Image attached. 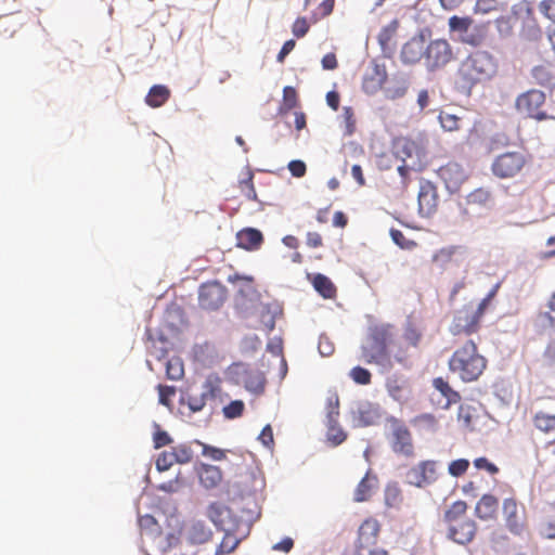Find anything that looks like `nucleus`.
I'll return each mask as SVG.
<instances>
[{"label": "nucleus", "instance_id": "2", "mask_svg": "<svg viewBox=\"0 0 555 555\" xmlns=\"http://www.w3.org/2000/svg\"><path fill=\"white\" fill-rule=\"evenodd\" d=\"M496 69V62L490 53L476 51L462 62L457 72L459 81L463 88L470 90L494 77Z\"/></svg>", "mask_w": 555, "mask_h": 555}, {"label": "nucleus", "instance_id": "62", "mask_svg": "<svg viewBox=\"0 0 555 555\" xmlns=\"http://www.w3.org/2000/svg\"><path fill=\"white\" fill-rule=\"evenodd\" d=\"M474 465L477 469H485L491 475H495L499 473L498 466L491 463L487 457L476 459L474 461Z\"/></svg>", "mask_w": 555, "mask_h": 555}, {"label": "nucleus", "instance_id": "57", "mask_svg": "<svg viewBox=\"0 0 555 555\" xmlns=\"http://www.w3.org/2000/svg\"><path fill=\"white\" fill-rule=\"evenodd\" d=\"M457 421L466 428L472 426L473 414L472 408L469 405H460L457 412Z\"/></svg>", "mask_w": 555, "mask_h": 555}, {"label": "nucleus", "instance_id": "17", "mask_svg": "<svg viewBox=\"0 0 555 555\" xmlns=\"http://www.w3.org/2000/svg\"><path fill=\"white\" fill-rule=\"evenodd\" d=\"M425 54V40L423 37H413L401 49V60L405 64L417 63Z\"/></svg>", "mask_w": 555, "mask_h": 555}, {"label": "nucleus", "instance_id": "25", "mask_svg": "<svg viewBox=\"0 0 555 555\" xmlns=\"http://www.w3.org/2000/svg\"><path fill=\"white\" fill-rule=\"evenodd\" d=\"M433 386L446 398L444 409H449L452 404L461 401L460 392L454 390L443 377L434 378Z\"/></svg>", "mask_w": 555, "mask_h": 555}, {"label": "nucleus", "instance_id": "20", "mask_svg": "<svg viewBox=\"0 0 555 555\" xmlns=\"http://www.w3.org/2000/svg\"><path fill=\"white\" fill-rule=\"evenodd\" d=\"M222 383V378L218 374H209L203 384L204 398H207V400L222 402L223 398L227 396L223 392Z\"/></svg>", "mask_w": 555, "mask_h": 555}, {"label": "nucleus", "instance_id": "48", "mask_svg": "<svg viewBox=\"0 0 555 555\" xmlns=\"http://www.w3.org/2000/svg\"><path fill=\"white\" fill-rule=\"evenodd\" d=\"M469 461L466 459H457L452 462H450L448 466V473L452 477H461L463 476L467 469L469 468Z\"/></svg>", "mask_w": 555, "mask_h": 555}, {"label": "nucleus", "instance_id": "32", "mask_svg": "<svg viewBox=\"0 0 555 555\" xmlns=\"http://www.w3.org/2000/svg\"><path fill=\"white\" fill-rule=\"evenodd\" d=\"M531 76L538 85L548 87L555 83V76L547 65H537L531 70Z\"/></svg>", "mask_w": 555, "mask_h": 555}, {"label": "nucleus", "instance_id": "59", "mask_svg": "<svg viewBox=\"0 0 555 555\" xmlns=\"http://www.w3.org/2000/svg\"><path fill=\"white\" fill-rule=\"evenodd\" d=\"M540 12L555 23V0H543L539 4Z\"/></svg>", "mask_w": 555, "mask_h": 555}, {"label": "nucleus", "instance_id": "37", "mask_svg": "<svg viewBox=\"0 0 555 555\" xmlns=\"http://www.w3.org/2000/svg\"><path fill=\"white\" fill-rule=\"evenodd\" d=\"M460 246L455 245L440 248L433 255V262L439 264L440 267L447 266L448 263L453 261V258L460 250Z\"/></svg>", "mask_w": 555, "mask_h": 555}, {"label": "nucleus", "instance_id": "53", "mask_svg": "<svg viewBox=\"0 0 555 555\" xmlns=\"http://www.w3.org/2000/svg\"><path fill=\"white\" fill-rule=\"evenodd\" d=\"M386 388L390 397H392L395 400H401L402 399V391L403 386L399 382L398 378L391 377L388 378L386 382Z\"/></svg>", "mask_w": 555, "mask_h": 555}, {"label": "nucleus", "instance_id": "15", "mask_svg": "<svg viewBox=\"0 0 555 555\" xmlns=\"http://www.w3.org/2000/svg\"><path fill=\"white\" fill-rule=\"evenodd\" d=\"M476 530V522L466 518L448 526V537L459 544H466L474 539Z\"/></svg>", "mask_w": 555, "mask_h": 555}, {"label": "nucleus", "instance_id": "1", "mask_svg": "<svg viewBox=\"0 0 555 555\" xmlns=\"http://www.w3.org/2000/svg\"><path fill=\"white\" fill-rule=\"evenodd\" d=\"M448 366L462 382L472 383L482 375L487 367V359L479 353L475 341L467 340L454 350Z\"/></svg>", "mask_w": 555, "mask_h": 555}, {"label": "nucleus", "instance_id": "42", "mask_svg": "<svg viewBox=\"0 0 555 555\" xmlns=\"http://www.w3.org/2000/svg\"><path fill=\"white\" fill-rule=\"evenodd\" d=\"M339 417V397L332 392L326 400V421L335 423Z\"/></svg>", "mask_w": 555, "mask_h": 555}, {"label": "nucleus", "instance_id": "40", "mask_svg": "<svg viewBox=\"0 0 555 555\" xmlns=\"http://www.w3.org/2000/svg\"><path fill=\"white\" fill-rule=\"evenodd\" d=\"M473 24V20L468 16L460 17L452 16L449 18V27L451 31H455L459 34V37L466 34Z\"/></svg>", "mask_w": 555, "mask_h": 555}, {"label": "nucleus", "instance_id": "14", "mask_svg": "<svg viewBox=\"0 0 555 555\" xmlns=\"http://www.w3.org/2000/svg\"><path fill=\"white\" fill-rule=\"evenodd\" d=\"M214 537L210 527L203 520H193L184 529V539L191 545L209 542Z\"/></svg>", "mask_w": 555, "mask_h": 555}, {"label": "nucleus", "instance_id": "35", "mask_svg": "<svg viewBox=\"0 0 555 555\" xmlns=\"http://www.w3.org/2000/svg\"><path fill=\"white\" fill-rule=\"evenodd\" d=\"M299 105L297 91L294 87L286 86L283 89V101L279 108L280 114H286Z\"/></svg>", "mask_w": 555, "mask_h": 555}, {"label": "nucleus", "instance_id": "18", "mask_svg": "<svg viewBox=\"0 0 555 555\" xmlns=\"http://www.w3.org/2000/svg\"><path fill=\"white\" fill-rule=\"evenodd\" d=\"M263 243L262 233L254 228H245L236 234V245L245 250H257Z\"/></svg>", "mask_w": 555, "mask_h": 555}, {"label": "nucleus", "instance_id": "33", "mask_svg": "<svg viewBox=\"0 0 555 555\" xmlns=\"http://www.w3.org/2000/svg\"><path fill=\"white\" fill-rule=\"evenodd\" d=\"M326 439L333 447L341 444L347 439V433L339 426L338 420L335 423L326 421Z\"/></svg>", "mask_w": 555, "mask_h": 555}, {"label": "nucleus", "instance_id": "12", "mask_svg": "<svg viewBox=\"0 0 555 555\" xmlns=\"http://www.w3.org/2000/svg\"><path fill=\"white\" fill-rule=\"evenodd\" d=\"M438 177L444 183L450 193H456L468 179V175L462 165L449 162L437 171Z\"/></svg>", "mask_w": 555, "mask_h": 555}, {"label": "nucleus", "instance_id": "36", "mask_svg": "<svg viewBox=\"0 0 555 555\" xmlns=\"http://www.w3.org/2000/svg\"><path fill=\"white\" fill-rule=\"evenodd\" d=\"M379 417L378 409L370 403L358 409V418L364 426L374 425Z\"/></svg>", "mask_w": 555, "mask_h": 555}, {"label": "nucleus", "instance_id": "3", "mask_svg": "<svg viewBox=\"0 0 555 555\" xmlns=\"http://www.w3.org/2000/svg\"><path fill=\"white\" fill-rule=\"evenodd\" d=\"M393 326L382 324L372 327L371 344L362 347V360L367 364H376L390 370L393 366L389 346L392 344Z\"/></svg>", "mask_w": 555, "mask_h": 555}, {"label": "nucleus", "instance_id": "50", "mask_svg": "<svg viewBox=\"0 0 555 555\" xmlns=\"http://www.w3.org/2000/svg\"><path fill=\"white\" fill-rule=\"evenodd\" d=\"M177 464L172 450L163 451L156 459V468L159 472L168 470L172 465Z\"/></svg>", "mask_w": 555, "mask_h": 555}, {"label": "nucleus", "instance_id": "58", "mask_svg": "<svg viewBox=\"0 0 555 555\" xmlns=\"http://www.w3.org/2000/svg\"><path fill=\"white\" fill-rule=\"evenodd\" d=\"M17 23L12 16H3L0 18V34L9 33V37H12L16 30Z\"/></svg>", "mask_w": 555, "mask_h": 555}, {"label": "nucleus", "instance_id": "13", "mask_svg": "<svg viewBox=\"0 0 555 555\" xmlns=\"http://www.w3.org/2000/svg\"><path fill=\"white\" fill-rule=\"evenodd\" d=\"M439 205V195L436 185L430 181L421 183L418 191V210L423 217L433 216Z\"/></svg>", "mask_w": 555, "mask_h": 555}, {"label": "nucleus", "instance_id": "60", "mask_svg": "<svg viewBox=\"0 0 555 555\" xmlns=\"http://www.w3.org/2000/svg\"><path fill=\"white\" fill-rule=\"evenodd\" d=\"M397 155L401 157L404 162L405 157H410L412 154V150L414 149V143L409 140H400L397 144Z\"/></svg>", "mask_w": 555, "mask_h": 555}, {"label": "nucleus", "instance_id": "41", "mask_svg": "<svg viewBox=\"0 0 555 555\" xmlns=\"http://www.w3.org/2000/svg\"><path fill=\"white\" fill-rule=\"evenodd\" d=\"M422 340V332L414 325L409 324L403 332V343L408 347L418 348Z\"/></svg>", "mask_w": 555, "mask_h": 555}, {"label": "nucleus", "instance_id": "34", "mask_svg": "<svg viewBox=\"0 0 555 555\" xmlns=\"http://www.w3.org/2000/svg\"><path fill=\"white\" fill-rule=\"evenodd\" d=\"M230 509L227 506L218 502H214L207 507L206 515L215 524V526L224 529V516L228 515Z\"/></svg>", "mask_w": 555, "mask_h": 555}, {"label": "nucleus", "instance_id": "23", "mask_svg": "<svg viewBox=\"0 0 555 555\" xmlns=\"http://www.w3.org/2000/svg\"><path fill=\"white\" fill-rule=\"evenodd\" d=\"M498 499L492 494H483L476 504V515L482 520L494 518L498 511Z\"/></svg>", "mask_w": 555, "mask_h": 555}, {"label": "nucleus", "instance_id": "6", "mask_svg": "<svg viewBox=\"0 0 555 555\" xmlns=\"http://www.w3.org/2000/svg\"><path fill=\"white\" fill-rule=\"evenodd\" d=\"M502 516L506 529L516 537H521L527 530L526 508L515 498H506L502 504Z\"/></svg>", "mask_w": 555, "mask_h": 555}, {"label": "nucleus", "instance_id": "61", "mask_svg": "<svg viewBox=\"0 0 555 555\" xmlns=\"http://www.w3.org/2000/svg\"><path fill=\"white\" fill-rule=\"evenodd\" d=\"M309 30V24L305 17H298L292 27L295 37L302 38Z\"/></svg>", "mask_w": 555, "mask_h": 555}, {"label": "nucleus", "instance_id": "46", "mask_svg": "<svg viewBox=\"0 0 555 555\" xmlns=\"http://www.w3.org/2000/svg\"><path fill=\"white\" fill-rule=\"evenodd\" d=\"M398 21L393 20L380 30V33L378 34V42L380 43L382 47H386L389 44L398 29Z\"/></svg>", "mask_w": 555, "mask_h": 555}, {"label": "nucleus", "instance_id": "26", "mask_svg": "<svg viewBox=\"0 0 555 555\" xmlns=\"http://www.w3.org/2000/svg\"><path fill=\"white\" fill-rule=\"evenodd\" d=\"M170 98V90L164 85L153 86L145 96V103L151 107L163 106Z\"/></svg>", "mask_w": 555, "mask_h": 555}, {"label": "nucleus", "instance_id": "28", "mask_svg": "<svg viewBox=\"0 0 555 555\" xmlns=\"http://www.w3.org/2000/svg\"><path fill=\"white\" fill-rule=\"evenodd\" d=\"M387 79V73L384 67L375 65L373 74L364 79V90L375 92L379 90Z\"/></svg>", "mask_w": 555, "mask_h": 555}, {"label": "nucleus", "instance_id": "39", "mask_svg": "<svg viewBox=\"0 0 555 555\" xmlns=\"http://www.w3.org/2000/svg\"><path fill=\"white\" fill-rule=\"evenodd\" d=\"M184 375V366L181 359L173 357L166 363V376L171 380H179Z\"/></svg>", "mask_w": 555, "mask_h": 555}, {"label": "nucleus", "instance_id": "38", "mask_svg": "<svg viewBox=\"0 0 555 555\" xmlns=\"http://www.w3.org/2000/svg\"><path fill=\"white\" fill-rule=\"evenodd\" d=\"M389 351L391 356V360L393 359L396 362L405 365L410 358L409 347L403 341L395 343L389 346Z\"/></svg>", "mask_w": 555, "mask_h": 555}, {"label": "nucleus", "instance_id": "56", "mask_svg": "<svg viewBox=\"0 0 555 555\" xmlns=\"http://www.w3.org/2000/svg\"><path fill=\"white\" fill-rule=\"evenodd\" d=\"M158 397L159 403L168 406L170 404V399L176 393V388L173 386L158 385Z\"/></svg>", "mask_w": 555, "mask_h": 555}, {"label": "nucleus", "instance_id": "21", "mask_svg": "<svg viewBox=\"0 0 555 555\" xmlns=\"http://www.w3.org/2000/svg\"><path fill=\"white\" fill-rule=\"evenodd\" d=\"M465 202L474 208L489 209L493 205V195L489 189L478 188L467 194Z\"/></svg>", "mask_w": 555, "mask_h": 555}, {"label": "nucleus", "instance_id": "63", "mask_svg": "<svg viewBox=\"0 0 555 555\" xmlns=\"http://www.w3.org/2000/svg\"><path fill=\"white\" fill-rule=\"evenodd\" d=\"M288 170L293 177L301 178L306 175L307 167L302 160L296 159L288 163Z\"/></svg>", "mask_w": 555, "mask_h": 555}, {"label": "nucleus", "instance_id": "52", "mask_svg": "<svg viewBox=\"0 0 555 555\" xmlns=\"http://www.w3.org/2000/svg\"><path fill=\"white\" fill-rule=\"evenodd\" d=\"M413 423L424 429L435 430L438 426V422L433 414L425 413L416 416Z\"/></svg>", "mask_w": 555, "mask_h": 555}, {"label": "nucleus", "instance_id": "30", "mask_svg": "<svg viewBox=\"0 0 555 555\" xmlns=\"http://www.w3.org/2000/svg\"><path fill=\"white\" fill-rule=\"evenodd\" d=\"M467 512V504L466 502L459 500L455 501L450 508L444 514V520L447 521L448 526L460 521L462 519L468 518L466 515Z\"/></svg>", "mask_w": 555, "mask_h": 555}, {"label": "nucleus", "instance_id": "54", "mask_svg": "<svg viewBox=\"0 0 555 555\" xmlns=\"http://www.w3.org/2000/svg\"><path fill=\"white\" fill-rule=\"evenodd\" d=\"M498 288H499V284H496L490 292L489 294L478 304L477 308H474V313L476 314V317H478V319L481 321L485 312H486V309L488 308L490 301L493 299V297L495 296L496 292H498Z\"/></svg>", "mask_w": 555, "mask_h": 555}, {"label": "nucleus", "instance_id": "4", "mask_svg": "<svg viewBox=\"0 0 555 555\" xmlns=\"http://www.w3.org/2000/svg\"><path fill=\"white\" fill-rule=\"evenodd\" d=\"M529 162L522 151H508L498 155L491 164L492 173L500 179H512L518 176Z\"/></svg>", "mask_w": 555, "mask_h": 555}, {"label": "nucleus", "instance_id": "9", "mask_svg": "<svg viewBox=\"0 0 555 555\" xmlns=\"http://www.w3.org/2000/svg\"><path fill=\"white\" fill-rule=\"evenodd\" d=\"M406 482L417 488H425L438 479V462L421 461L405 473Z\"/></svg>", "mask_w": 555, "mask_h": 555}, {"label": "nucleus", "instance_id": "11", "mask_svg": "<svg viewBox=\"0 0 555 555\" xmlns=\"http://www.w3.org/2000/svg\"><path fill=\"white\" fill-rule=\"evenodd\" d=\"M452 56V49L444 39L430 41L424 54L426 65L431 70L447 65Z\"/></svg>", "mask_w": 555, "mask_h": 555}, {"label": "nucleus", "instance_id": "55", "mask_svg": "<svg viewBox=\"0 0 555 555\" xmlns=\"http://www.w3.org/2000/svg\"><path fill=\"white\" fill-rule=\"evenodd\" d=\"M343 117L346 125V134L351 135L356 130V118L352 107L345 106L343 108Z\"/></svg>", "mask_w": 555, "mask_h": 555}, {"label": "nucleus", "instance_id": "19", "mask_svg": "<svg viewBox=\"0 0 555 555\" xmlns=\"http://www.w3.org/2000/svg\"><path fill=\"white\" fill-rule=\"evenodd\" d=\"M201 485L206 489L217 488L222 481V472L218 466L202 464L197 469Z\"/></svg>", "mask_w": 555, "mask_h": 555}, {"label": "nucleus", "instance_id": "22", "mask_svg": "<svg viewBox=\"0 0 555 555\" xmlns=\"http://www.w3.org/2000/svg\"><path fill=\"white\" fill-rule=\"evenodd\" d=\"M532 424L538 431L555 440V414L538 411L532 416Z\"/></svg>", "mask_w": 555, "mask_h": 555}, {"label": "nucleus", "instance_id": "29", "mask_svg": "<svg viewBox=\"0 0 555 555\" xmlns=\"http://www.w3.org/2000/svg\"><path fill=\"white\" fill-rule=\"evenodd\" d=\"M245 388L254 393H262L266 387L264 375L259 371H250L244 378Z\"/></svg>", "mask_w": 555, "mask_h": 555}, {"label": "nucleus", "instance_id": "27", "mask_svg": "<svg viewBox=\"0 0 555 555\" xmlns=\"http://www.w3.org/2000/svg\"><path fill=\"white\" fill-rule=\"evenodd\" d=\"M311 283L323 298L332 299L336 296V286L326 275L317 273L312 276Z\"/></svg>", "mask_w": 555, "mask_h": 555}, {"label": "nucleus", "instance_id": "43", "mask_svg": "<svg viewBox=\"0 0 555 555\" xmlns=\"http://www.w3.org/2000/svg\"><path fill=\"white\" fill-rule=\"evenodd\" d=\"M177 464H188L193 460V450L185 443L171 448Z\"/></svg>", "mask_w": 555, "mask_h": 555}, {"label": "nucleus", "instance_id": "10", "mask_svg": "<svg viewBox=\"0 0 555 555\" xmlns=\"http://www.w3.org/2000/svg\"><path fill=\"white\" fill-rule=\"evenodd\" d=\"M227 288L219 282L212 281L201 285L198 304L204 310H217L225 301Z\"/></svg>", "mask_w": 555, "mask_h": 555}, {"label": "nucleus", "instance_id": "24", "mask_svg": "<svg viewBox=\"0 0 555 555\" xmlns=\"http://www.w3.org/2000/svg\"><path fill=\"white\" fill-rule=\"evenodd\" d=\"M377 487V477L375 475H372L370 472L365 474V476L360 480L358 483L353 500L356 502H364L367 501L374 491V489Z\"/></svg>", "mask_w": 555, "mask_h": 555}, {"label": "nucleus", "instance_id": "51", "mask_svg": "<svg viewBox=\"0 0 555 555\" xmlns=\"http://www.w3.org/2000/svg\"><path fill=\"white\" fill-rule=\"evenodd\" d=\"M350 377L352 380L359 385H369L372 379V374L369 370L362 367V366H354L350 371Z\"/></svg>", "mask_w": 555, "mask_h": 555}, {"label": "nucleus", "instance_id": "31", "mask_svg": "<svg viewBox=\"0 0 555 555\" xmlns=\"http://www.w3.org/2000/svg\"><path fill=\"white\" fill-rule=\"evenodd\" d=\"M225 531L221 543L218 545L215 555H228L232 553L241 542L230 529H223Z\"/></svg>", "mask_w": 555, "mask_h": 555}, {"label": "nucleus", "instance_id": "8", "mask_svg": "<svg viewBox=\"0 0 555 555\" xmlns=\"http://www.w3.org/2000/svg\"><path fill=\"white\" fill-rule=\"evenodd\" d=\"M388 423L390 425L391 450L397 454L412 456L414 453L413 439L406 425L396 417H390Z\"/></svg>", "mask_w": 555, "mask_h": 555}, {"label": "nucleus", "instance_id": "45", "mask_svg": "<svg viewBox=\"0 0 555 555\" xmlns=\"http://www.w3.org/2000/svg\"><path fill=\"white\" fill-rule=\"evenodd\" d=\"M254 175L253 172L248 171L246 173V178L242 179L240 181V189L243 195L250 201L257 199V193L253 183Z\"/></svg>", "mask_w": 555, "mask_h": 555}, {"label": "nucleus", "instance_id": "44", "mask_svg": "<svg viewBox=\"0 0 555 555\" xmlns=\"http://www.w3.org/2000/svg\"><path fill=\"white\" fill-rule=\"evenodd\" d=\"M439 121H440V125L441 127L446 130V131H456L460 129L461 127V118L454 114H450V113H447V112H441L439 114Z\"/></svg>", "mask_w": 555, "mask_h": 555}, {"label": "nucleus", "instance_id": "5", "mask_svg": "<svg viewBox=\"0 0 555 555\" xmlns=\"http://www.w3.org/2000/svg\"><path fill=\"white\" fill-rule=\"evenodd\" d=\"M545 101L546 95L543 91L530 89L520 93L516 98L515 108L519 114L525 115L528 118L542 121L551 118V116L542 109Z\"/></svg>", "mask_w": 555, "mask_h": 555}, {"label": "nucleus", "instance_id": "64", "mask_svg": "<svg viewBox=\"0 0 555 555\" xmlns=\"http://www.w3.org/2000/svg\"><path fill=\"white\" fill-rule=\"evenodd\" d=\"M318 349L321 356L330 357L333 354L335 347L334 344L327 337L321 336L319 339Z\"/></svg>", "mask_w": 555, "mask_h": 555}, {"label": "nucleus", "instance_id": "49", "mask_svg": "<svg viewBox=\"0 0 555 555\" xmlns=\"http://www.w3.org/2000/svg\"><path fill=\"white\" fill-rule=\"evenodd\" d=\"M244 409L245 404L242 400H234L223 408V415L225 418L233 420L242 416Z\"/></svg>", "mask_w": 555, "mask_h": 555}, {"label": "nucleus", "instance_id": "47", "mask_svg": "<svg viewBox=\"0 0 555 555\" xmlns=\"http://www.w3.org/2000/svg\"><path fill=\"white\" fill-rule=\"evenodd\" d=\"M390 236L395 244L402 249L411 250L417 246L416 242L406 238L405 235L398 229H390Z\"/></svg>", "mask_w": 555, "mask_h": 555}, {"label": "nucleus", "instance_id": "16", "mask_svg": "<svg viewBox=\"0 0 555 555\" xmlns=\"http://www.w3.org/2000/svg\"><path fill=\"white\" fill-rule=\"evenodd\" d=\"M380 531L379 522L374 518L365 519L358 532V547L365 548L376 543Z\"/></svg>", "mask_w": 555, "mask_h": 555}, {"label": "nucleus", "instance_id": "7", "mask_svg": "<svg viewBox=\"0 0 555 555\" xmlns=\"http://www.w3.org/2000/svg\"><path fill=\"white\" fill-rule=\"evenodd\" d=\"M480 328V320L474 313L472 305H465L456 310L449 326L453 336H470Z\"/></svg>", "mask_w": 555, "mask_h": 555}]
</instances>
